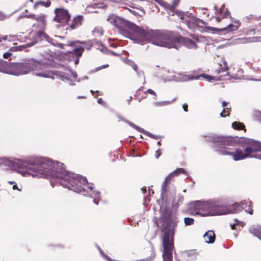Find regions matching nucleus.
I'll list each match as a JSON object with an SVG mask.
<instances>
[{
  "instance_id": "nucleus-1",
  "label": "nucleus",
  "mask_w": 261,
  "mask_h": 261,
  "mask_svg": "<svg viewBox=\"0 0 261 261\" xmlns=\"http://www.w3.org/2000/svg\"><path fill=\"white\" fill-rule=\"evenodd\" d=\"M0 165L8 166L22 176L49 178L53 187L56 184L67 188L75 192L86 195L85 188L88 181L86 178L79 174L68 172L64 165L59 162L45 158H32L29 160L0 158Z\"/></svg>"
},
{
  "instance_id": "nucleus-2",
  "label": "nucleus",
  "mask_w": 261,
  "mask_h": 261,
  "mask_svg": "<svg viewBox=\"0 0 261 261\" xmlns=\"http://www.w3.org/2000/svg\"><path fill=\"white\" fill-rule=\"evenodd\" d=\"M206 141L213 142L216 151L222 155H229L232 156L234 161H239L247 158H254L261 160V143L249 139H242L247 146L243 150L236 148L234 150L230 147H235L237 141L229 137L205 136Z\"/></svg>"
},
{
  "instance_id": "nucleus-3",
  "label": "nucleus",
  "mask_w": 261,
  "mask_h": 261,
  "mask_svg": "<svg viewBox=\"0 0 261 261\" xmlns=\"http://www.w3.org/2000/svg\"><path fill=\"white\" fill-rule=\"evenodd\" d=\"M107 20L118 29L120 34L132 40L135 43L143 44L145 41H147L152 43L153 38L158 36L155 30L149 29L147 27H139L113 15L110 16Z\"/></svg>"
},
{
  "instance_id": "nucleus-4",
  "label": "nucleus",
  "mask_w": 261,
  "mask_h": 261,
  "mask_svg": "<svg viewBox=\"0 0 261 261\" xmlns=\"http://www.w3.org/2000/svg\"><path fill=\"white\" fill-rule=\"evenodd\" d=\"M155 33H158V36L153 38L152 44L156 46L178 49L181 44L190 49H196L198 47L195 41L198 42L199 40L195 36H193L194 40H193L189 38L177 37L170 32L155 30Z\"/></svg>"
},
{
  "instance_id": "nucleus-5",
  "label": "nucleus",
  "mask_w": 261,
  "mask_h": 261,
  "mask_svg": "<svg viewBox=\"0 0 261 261\" xmlns=\"http://www.w3.org/2000/svg\"><path fill=\"white\" fill-rule=\"evenodd\" d=\"M166 228L163 240L164 248L163 253V261H172V250L173 249V237L175 229L179 222L177 214L175 212L166 211L165 215Z\"/></svg>"
},
{
  "instance_id": "nucleus-6",
  "label": "nucleus",
  "mask_w": 261,
  "mask_h": 261,
  "mask_svg": "<svg viewBox=\"0 0 261 261\" xmlns=\"http://www.w3.org/2000/svg\"><path fill=\"white\" fill-rule=\"evenodd\" d=\"M196 214L202 217L225 215L227 212L215 200L196 201L193 203Z\"/></svg>"
},
{
  "instance_id": "nucleus-7",
  "label": "nucleus",
  "mask_w": 261,
  "mask_h": 261,
  "mask_svg": "<svg viewBox=\"0 0 261 261\" xmlns=\"http://www.w3.org/2000/svg\"><path fill=\"white\" fill-rule=\"evenodd\" d=\"M25 63H8L0 60V72L8 74L19 75L28 73L30 68Z\"/></svg>"
},
{
  "instance_id": "nucleus-8",
  "label": "nucleus",
  "mask_w": 261,
  "mask_h": 261,
  "mask_svg": "<svg viewBox=\"0 0 261 261\" xmlns=\"http://www.w3.org/2000/svg\"><path fill=\"white\" fill-rule=\"evenodd\" d=\"M25 64L29 65L28 66L30 68L29 70H28V73L31 71H33L37 76L52 79L56 78L57 72H53L49 71L47 69V67L44 64H41L40 62L32 60L25 63Z\"/></svg>"
},
{
  "instance_id": "nucleus-9",
  "label": "nucleus",
  "mask_w": 261,
  "mask_h": 261,
  "mask_svg": "<svg viewBox=\"0 0 261 261\" xmlns=\"http://www.w3.org/2000/svg\"><path fill=\"white\" fill-rule=\"evenodd\" d=\"M200 77H203L205 80L208 82H211L212 80L216 81H222V80H229L232 78H233L231 76L228 72H226V74L221 75L219 76H214L206 74L204 73L201 74L199 75L193 76L192 75H183L182 74H177V75H174L173 80L177 81H188L192 80H197Z\"/></svg>"
},
{
  "instance_id": "nucleus-10",
  "label": "nucleus",
  "mask_w": 261,
  "mask_h": 261,
  "mask_svg": "<svg viewBox=\"0 0 261 261\" xmlns=\"http://www.w3.org/2000/svg\"><path fill=\"white\" fill-rule=\"evenodd\" d=\"M43 39H46V40L50 43L51 44L55 46L58 47L60 48H64V44L57 42L56 40H54L53 39L50 38L48 36H47L44 32L40 31L37 33H36V40L35 41H33L30 43H28L27 45L29 46H31L34 45L36 43L40 40H42Z\"/></svg>"
},
{
  "instance_id": "nucleus-11",
  "label": "nucleus",
  "mask_w": 261,
  "mask_h": 261,
  "mask_svg": "<svg viewBox=\"0 0 261 261\" xmlns=\"http://www.w3.org/2000/svg\"><path fill=\"white\" fill-rule=\"evenodd\" d=\"M178 16L183 22L187 23L188 27L190 29L194 28L199 22L202 24L204 23L203 20L196 18L192 13H179Z\"/></svg>"
},
{
  "instance_id": "nucleus-12",
  "label": "nucleus",
  "mask_w": 261,
  "mask_h": 261,
  "mask_svg": "<svg viewBox=\"0 0 261 261\" xmlns=\"http://www.w3.org/2000/svg\"><path fill=\"white\" fill-rule=\"evenodd\" d=\"M56 16L54 20L61 23H67L70 18V15L66 10L63 9H56L55 10Z\"/></svg>"
},
{
  "instance_id": "nucleus-13",
  "label": "nucleus",
  "mask_w": 261,
  "mask_h": 261,
  "mask_svg": "<svg viewBox=\"0 0 261 261\" xmlns=\"http://www.w3.org/2000/svg\"><path fill=\"white\" fill-rule=\"evenodd\" d=\"M251 202L249 201H242L240 203H235L233 207H237V210H232L233 212H240L242 210H244L245 212L250 215H252L253 210L251 208Z\"/></svg>"
},
{
  "instance_id": "nucleus-14",
  "label": "nucleus",
  "mask_w": 261,
  "mask_h": 261,
  "mask_svg": "<svg viewBox=\"0 0 261 261\" xmlns=\"http://www.w3.org/2000/svg\"><path fill=\"white\" fill-rule=\"evenodd\" d=\"M180 173H183L186 175H187V173L183 168H178L173 171L172 173L170 174L168 176H167L165 178V180L162 185V195L165 194L166 191V187L167 185V182L170 180L173 176H177Z\"/></svg>"
},
{
  "instance_id": "nucleus-15",
  "label": "nucleus",
  "mask_w": 261,
  "mask_h": 261,
  "mask_svg": "<svg viewBox=\"0 0 261 261\" xmlns=\"http://www.w3.org/2000/svg\"><path fill=\"white\" fill-rule=\"evenodd\" d=\"M71 75H72L73 77L75 78L77 76V74L75 72H72L71 70L68 69V72H57L56 74V77L61 79V80L63 81H69V84L70 85H74L75 84L72 81L70 80V76Z\"/></svg>"
},
{
  "instance_id": "nucleus-16",
  "label": "nucleus",
  "mask_w": 261,
  "mask_h": 261,
  "mask_svg": "<svg viewBox=\"0 0 261 261\" xmlns=\"http://www.w3.org/2000/svg\"><path fill=\"white\" fill-rule=\"evenodd\" d=\"M37 23L34 24L33 27L36 29V33L42 31L44 32V30L45 28L46 21L45 15L41 14L38 16L36 18Z\"/></svg>"
},
{
  "instance_id": "nucleus-17",
  "label": "nucleus",
  "mask_w": 261,
  "mask_h": 261,
  "mask_svg": "<svg viewBox=\"0 0 261 261\" xmlns=\"http://www.w3.org/2000/svg\"><path fill=\"white\" fill-rule=\"evenodd\" d=\"M121 120L122 121H123L124 122H125V123H126L127 124H128L129 126H130L132 127H133L134 128L136 129L137 130H138L139 132L142 133L143 134L146 135L147 136H148L152 138H154L155 139H158L159 138V136L154 135L144 130L143 128L138 126L134 123L131 122L130 121H129L127 120L123 119H122Z\"/></svg>"
},
{
  "instance_id": "nucleus-18",
  "label": "nucleus",
  "mask_w": 261,
  "mask_h": 261,
  "mask_svg": "<svg viewBox=\"0 0 261 261\" xmlns=\"http://www.w3.org/2000/svg\"><path fill=\"white\" fill-rule=\"evenodd\" d=\"M76 43H80L84 44V47L82 46L84 49L85 48L87 50H90L92 46L93 43L91 41L88 40L87 41H81L79 40L71 41L69 40L67 43V45L69 46H74V47L77 46Z\"/></svg>"
},
{
  "instance_id": "nucleus-19",
  "label": "nucleus",
  "mask_w": 261,
  "mask_h": 261,
  "mask_svg": "<svg viewBox=\"0 0 261 261\" xmlns=\"http://www.w3.org/2000/svg\"><path fill=\"white\" fill-rule=\"evenodd\" d=\"M203 239L206 243L212 244L216 239L215 234L213 230H208L203 234Z\"/></svg>"
},
{
  "instance_id": "nucleus-20",
  "label": "nucleus",
  "mask_w": 261,
  "mask_h": 261,
  "mask_svg": "<svg viewBox=\"0 0 261 261\" xmlns=\"http://www.w3.org/2000/svg\"><path fill=\"white\" fill-rule=\"evenodd\" d=\"M88 189L90 190L89 192H87V194L92 197H93V202L97 205L98 204V201L97 200V198L99 199L100 192L99 191H93L92 192L93 188L91 186H88Z\"/></svg>"
},
{
  "instance_id": "nucleus-21",
  "label": "nucleus",
  "mask_w": 261,
  "mask_h": 261,
  "mask_svg": "<svg viewBox=\"0 0 261 261\" xmlns=\"http://www.w3.org/2000/svg\"><path fill=\"white\" fill-rule=\"evenodd\" d=\"M84 48L82 46H76L73 49V53L75 55L76 58L74 60V64L77 65L79 62V58L82 56Z\"/></svg>"
},
{
  "instance_id": "nucleus-22",
  "label": "nucleus",
  "mask_w": 261,
  "mask_h": 261,
  "mask_svg": "<svg viewBox=\"0 0 261 261\" xmlns=\"http://www.w3.org/2000/svg\"><path fill=\"white\" fill-rule=\"evenodd\" d=\"M249 232L261 240V227L259 226H252L249 229Z\"/></svg>"
},
{
  "instance_id": "nucleus-23",
  "label": "nucleus",
  "mask_w": 261,
  "mask_h": 261,
  "mask_svg": "<svg viewBox=\"0 0 261 261\" xmlns=\"http://www.w3.org/2000/svg\"><path fill=\"white\" fill-rule=\"evenodd\" d=\"M218 66V68L215 71V72L217 74H220L222 72H224L227 71L228 69L227 63L226 61H223L222 64H219Z\"/></svg>"
},
{
  "instance_id": "nucleus-24",
  "label": "nucleus",
  "mask_w": 261,
  "mask_h": 261,
  "mask_svg": "<svg viewBox=\"0 0 261 261\" xmlns=\"http://www.w3.org/2000/svg\"><path fill=\"white\" fill-rule=\"evenodd\" d=\"M82 18L83 17L81 15L75 17L73 19V22L70 24V28L71 29H74L76 27H79L81 24Z\"/></svg>"
},
{
  "instance_id": "nucleus-25",
  "label": "nucleus",
  "mask_w": 261,
  "mask_h": 261,
  "mask_svg": "<svg viewBox=\"0 0 261 261\" xmlns=\"http://www.w3.org/2000/svg\"><path fill=\"white\" fill-rule=\"evenodd\" d=\"M234 23V24H229L226 28H225L224 30L228 31H233L238 30L240 23L238 21H235Z\"/></svg>"
},
{
  "instance_id": "nucleus-26",
  "label": "nucleus",
  "mask_w": 261,
  "mask_h": 261,
  "mask_svg": "<svg viewBox=\"0 0 261 261\" xmlns=\"http://www.w3.org/2000/svg\"><path fill=\"white\" fill-rule=\"evenodd\" d=\"M20 49V46H14L12 47L9 49V51L6 52L3 54V57L5 59H8L9 57L12 55L11 51H15Z\"/></svg>"
},
{
  "instance_id": "nucleus-27",
  "label": "nucleus",
  "mask_w": 261,
  "mask_h": 261,
  "mask_svg": "<svg viewBox=\"0 0 261 261\" xmlns=\"http://www.w3.org/2000/svg\"><path fill=\"white\" fill-rule=\"evenodd\" d=\"M92 33L95 36H100L103 35V31L101 27H97L95 28Z\"/></svg>"
},
{
  "instance_id": "nucleus-28",
  "label": "nucleus",
  "mask_w": 261,
  "mask_h": 261,
  "mask_svg": "<svg viewBox=\"0 0 261 261\" xmlns=\"http://www.w3.org/2000/svg\"><path fill=\"white\" fill-rule=\"evenodd\" d=\"M232 127L234 129L241 130L244 129L245 126L240 122H234L232 123Z\"/></svg>"
},
{
  "instance_id": "nucleus-29",
  "label": "nucleus",
  "mask_w": 261,
  "mask_h": 261,
  "mask_svg": "<svg viewBox=\"0 0 261 261\" xmlns=\"http://www.w3.org/2000/svg\"><path fill=\"white\" fill-rule=\"evenodd\" d=\"M239 224H240V225L243 227L244 225H245L244 222H240L238 219H234V223H230V226L231 227V229H234L235 225H238Z\"/></svg>"
},
{
  "instance_id": "nucleus-30",
  "label": "nucleus",
  "mask_w": 261,
  "mask_h": 261,
  "mask_svg": "<svg viewBox=\"0 0 261 261\" xmlns=\"http://www.w3.org/2000/svg\"><path fill=\"white\" fill-rule=\"evenodd\" d=\"M102 7H103L102 4H96L95 3L93 5L88 6L87 7L86 9H87V10L88 11H90L91 12H93V11H90V8H102ZM93 12L97 13V11H93Z\"/></svg>"
},
{
  "instance_id": "nucleus-31",
  "label": "nucleus",
  "mask_w": 261,
  "mask_h": 261,
  "mask_svg": "<svg viewBox=\"0 0 261 261\" xmlns=\"http://www.w3.org/2000/svg\"><path fill=\"white\" fill-rule=\"evenodd\" d=\"M175 99H176L174 98L172 101H164L162 102H155V105L157 106H165L172 103L175 100Z\"/></svg>"
},
{
  "instance_id": "nucleus-32",
  "label": "nucleus",
  "mask_w": 261,
  "mask_h": 261,
  "mask_svg": "<svg viewBox=\"0 0 261 261\" xmlns=\"http://www.w3.org/2000/svg\"><path fill=\"white\" fill-rule=\"evenodd\" d=\"M194 219L192 218L186 217L184 219V223L186 226L191 225L194 223Z\"/></svg>"
},
{
  "instance_id": "nucleus-33",
  "label": "nucleus",
  "mask_w": 261,
  "mask_h": 261,
  "mask_svg": "<svg viewBox=\"0 0 261 261\" xmlns=\"http://www.w3.org/2000/svg\"><path fill=\"white\" fill-rule=\"evenodd\" d=\"M234 205V203L231 205L230 207L228 209L223 207L224 210H225L227 212V213L226 214H229V213H237L238 212H232V210H237L238 208L237 207H233V206Z\"/></svg>"
},
{
  "instance_id": "nucleus-34",
  "label": "nucleus",
  "mask_w": 261,
  "mask_h": 261,
  "mask_svg": "<svg viewBox=\"0 0 261 261\" xmlns=\"http://www.w3.org/2000/svg\"><path fill=\"white\" fill-rule=\"evenodd\" d=\"M126 63L132 66L135 71H137L138 66L134 61L130 60H127Z\"/></svg>"
},
{
  "instance_id": "nucleus-35",
  "label": "nucleus",
  "mask_w": 261,
  "mask_h": 261,
  "mask_svg": "<svg viewBox=\"0 0 261 261\" xmlns=\"http://www.w3.org/2000/svg\"><path fill=\"white\" fill-rule=\"evenodd\" d=\"M38 5H41L42 6H45V7H48L50 5V2H40L36 3L34 5V8H36Z\"/></svg>"
},
{
  "instance_id": "nucleus-36",
  "label": "nucleus",
  "mask_w": 261,
  "mask_h": 261,
  "mask_svg": "<svg viewBox=\"0 0 261 261\" xmlns=\"http://www.w3.org/2000/svg\"><path fill=\"white\" fill-rule=\"evenodd\" d=\"M224 8V5H223L221 8H220L219 10L216 6H214V9L215 10V13L218 14L219 13L222 14L223 13Z\"/></svg>"
},
{
  "instance_id": "nucleus-37",
  "label": "nucleus",
  "mask_w": 261,
  "mask_h": 261,
  "mask_svg": "<svg viewBox=\"0 0 261 261\" xmlns=\"http://www.w3.org/2000/svg\"><path fill=\"white\" fill-rule=\"evenodd\" d=\"M230 108H226V110L224 109L221 113L220 115L221 117H225L226 115H229Z\"/></svg>"
},
{
  "instance_id": "nucleus-38",
  "label": "nucleus",
  "mask_w": 261,
  "mask_h": 261,
  "mask_svg": "<svg viewBox=\"0 0 261 261\" xmlns=\"http://www.w3.org/2000/svg\"><path fill=\"white\" fill-rule=\"evenodd\" d=\"M180 0H173L172 2V5L171 6V10L173 12L174 9L177 6Z\"/></svg>"
},
{
  "instance_id": "nucleus-39",
  "label": "nucleus",
  "mask_w": 261,
  "mask_h": 261,
  "mask_svg": "<svg viewBox=\"0 0 261 261\" xmlns=\"http://www.w3.org/2000/svg\"><path fill=\"white\" fill-rule=\"evenodd\" d=\"M13 37H12L11 36H3V37H0V42H1L2 40H8L9 41H11L13 40V38H12Z\"/></svg>"
},
{
  "instance_id": "nucleus-40",
  "label": "nucleus",
  "mask_w": 261,
  "mask_h": 261,
  "mask_svg": "<svg viewBox=\"0 0 261 261\" xmlns=\"http://www.w3.org/2000/svg\"><path fill=\"white\" fill-rule=\"evenodd\" d=\"M146 92H147V93H149V94H151V95H154L155 97H156V95L155 92L153 90H151V89H148V90H147ZM154 99H155V98H156V97H154Z\"/></svg>"
},
{
  "instance_id": "nucleus-41",
  "label": "nucleus",
  "mask_w": 261,
  "mask_h": 261,
  "mask_svg": "<svg viewBox=\"0 0 261 261\" xmlns=\"http://www.w3.org/2000/svg\"><path fill=\"white\" fill-rule=\"evenodd\" d=\"M161 154V151L160 149H158L155 154V156L156 159H158Z\"/></svg>"
},
{
  "instance_id": "nucleus-42",
  "label": "nucleus",
  "mask_w": 261,
  "mask_h": 261,
  "mask_svg": "<svg viewBox=\"0 0 261 261\" xmlns=\"http://www.w3.org/2000/svg\"><path fill=\"white\" fill-rule=\"evenodd\" d=\"M101 254L102 255H103V256L107 260H108L109 261H111V260L110 259V258L107 255H105L103 254V253L102 252V250L100 249V248H98Z\"/></svg>"
},
{
  "instance_id": "nucleus-43",
  "label": "nucleus",
  "mask_w": 261,
  "mask_h": 261,
  "mask_svg": "<svg viewBox=\"0 0 261 261\" xmlns=\"http://www.w3.org/2000/svg\"><path fill=\"white\" fill-rule=\"evenodd\" d=\"M230 15V12L227 9H226L225 11V12L223 13V17H227L228 16H229Z\"/></svg>"
},
{
  "instance_id": "nucleus-44",
  "label": "nucleus",
  "mask_w": 261,
  "mask_h": 261,
  "mask_svg": "<svg viewBox=\"0 0 261 261\" xmlns=\"http://www.w3.org/2000/svg\"><path fill=\"white\" fill-rule=\"evenodd\" d=\"M109 66V65L108 64H106V65H103V66H100L98 68H96V71L97 70H99L102 68H106V67H108Z\"/></svg>"
},
{
  "instance_id": "nucleus-45",
  "label": "nucleus",
  "mask_w": 261,
  "mask_h": 261,
  "mask_svg": "<svg viewBox=\"0 0 261 261\" xmlns=\"http://www.w3.org/2000/svg\"><path fill=\"white\" fill-rule=\"evenodd\" d=\"M5 18V15L3 13L0 12V20L4 19Z\"/></svg>"
},
{
  "instance_id": "nucleus-46",
  "label": "nucleus",
  "mask_w": 261,
  "mask_h": 261,
  "mask_svg": "<svg viewBox=\"0 0 261 261\" xmlns=\"http://www.w3.org/2000/svg\"><path fill=\"white\" fill-rule=\"evenodd\" d=\"M182 108L185 111H188V105L187 103H184L182 106Z\"/></svg>"
},
{
  "instance_id": "nucleus-47",
  "label": "nucleus",
  "mask_w": 261,
  "mask_h": 261,
  "mask_svg": "<svg viewBox=\"0 0 261 261\" xmlns=\"http://www.w3.org/2000/svg\"><path fill=\"white\" fill-rule=\"evenodd\" d=\"M13 190H18L19 191H21V190L18 188V187H17V184L16 183L13 185Z\"/></svg>"
},
{
  "instance_id": "nucleus-48",
  "label": "nucleus",
  "mask_w": 261,
  "mask_h": 261,
  "mask_svg": "<svg viewBox=\"0 0 261 261\" xmlns=\"http://www.w3.org/2000/svg\"><path fill=\"white\" fill-rule=\"evenodd\" d=\"M97 102H98V103H99V104H101V105H102V104L103 103V100H102V98H98V99H97Z\"/></svg>"
},
{
  "instance_id": "nucleus-49",
  "label": "nucleus",
  "mask_w": 261,
  "mask_h": 261,
  "mask_svg": "<svg viewBox=\"0 0 261 261\" xmlns=\"http://www.w3.org/2000/svg\"><path fill=\"white\" fill-rule=\"evenodd\" d=\"M88 76H84L83 77L81 78V79H79L76 81L77 82H80V81L81 80H85V79H88Z\"/></svg>"
},
{
  "instance_id": "nucleus-50",
  "label": "nucleus",
  "mask_w": 261,
  "mask_h": 261,
  "mask_svg": "<svg viewBox=\"0 0 261 261\" xmlns=\"http://www.w3.org/2000/svg\"><path fill=\"white\" fill-rule=\"evenodd\" d=\"M154 1L161 5H163V3L164 2L162 0H154Z\"/></svg>"
},
{
  "instance_id": "nucleus-51",
  "label": "nucleus",
  "mask_w": 261,
  "mask_h": 261,
  "mask_svg": "<svg viewBox=\"0 0 261 261\" xmlns=\"http://www.w3.org/2000/svg\"><path fill=\"white\" fill-rule=\"evenodd\" d=\"M227 102H226L225 101H222V106L223 107H226L227 106Z\"/></svg>"
},
{
  "instance_id": "nucleus-52",
  "label": "nucleus",
  "mask_w": 261,
  "mask_h": 261,
  "mask_svg": "<svg viewBox=\"0 0 261 261\" xmlns=\"http://www.w3.org/2000/svg\"><path fill=\"white\" fill-rule=\"evenodd\" d=\"M129 10L132 13L134 14V15H137V13L135 10Z\"/></svg>"
},
{
  "instance_id": "nucleus-53",
  "label": "nucleus",
  "mask_w": 261,
  "mask_h": 261,
  "mask_svg": "<svg viewBox=\"0 0 261 261\" xmlns=\"http://www.w3.org/2000/svg\"><path fill=\"white\" fill-rule=\"evenodd\" d=\"M187 255H188V253H187V252H185V253H184L182 254V257L185 258V257H186Z\"/></svg>"
},
{
  "instance_id": "nucleus-54",
  "label": "nucleus",
  "mask_w": 261,
  "mask_h": 261,
  "mask_svg": "<svg viewBox=\"0 0 261 261\" xmlns=\"http://www.w3.org/2000/svg\"><path fill=\"white\" fill-rule=\"evenodd\" d=\"M216 20L218 22H220L221 20V18H220L219 17H216Z\"/></svg>"
},
{
  "instance_id": "nucleus-55",
  "label": "nucleus",
  "mask_w": 261,
  "mask_h": 261,
  "mask_svg": "<svg viewBox=\"0 0 261 261\" xmlns=\"http://www.w3.org/2000/svg\"><path fill=\"white\" fill-rule=\"evenodd\" d=\"M35 16V15L34 14H32V15H29V16H27V17H34Z\"/></svg>"
},
{
  "instance_id": "nucleus-56",
  "label": "nucleus",
  "mask_w": 261,
  "mask_h": 261,
  "mask_svg": "<svg viewBox=\"0 0 261 261\" xmlns=\"http://www.w3.org/2000/svg\"><path fill=\"white\" fill-rule=\"evenodd\" d=\"M8 182L10 184H15V182L14 181H8Z\"/></svg>"
},
{
  "instance_id": "nucleus-57",
  "label": "nucleus",
  "mask_w": 261,
  "mask_h": 261,
  "mask_svg": "<svg viewBox=\"0 0 261 261\" xmlns=\"http://www.w3.org/2000/svg\"><path fill=\"white\" fill-rule=\"evenodd\" d=\"M90 92L93 94L94 92H96V93H98V91H96L95 92H94V91H93L92 90H90Z\"/></svg>"
},
{
  "instance_id": "nucleus-58",
  "label": "nucleus",
  "mask_w": 261,
  "mask_h": 261,
  "mask_svg": "<svg viewBox=\"0 0 261 261\" xmlns=\"http://www.w3.org/2000/svg\"><path fill=\"white\" fill-rule=\"evenodd\" d=\"M112 54H113V55H115V56H119V55H118V54H117V53H114V52H112Z\"/></svg>"
},
{
  "instance_id": "nucleus-59",
  "label": "nucleus",
  "mask_w": 261,
  "mask_h": 261,
  "mask_svg": "<svg viewBox=\"0 0 261 261\" xmlns=\"http://www.w3.org/2000/svg\"><path fill=\"white\" fill-rule=\"evenodd\" d=\"M132 100V97H129V99L127 100L128 102V103L129 104L130 103V101Z\"/></svg>"
},
{
  "instance_id": "nucleus-60",
  "label": "nucleus",
  "mask_w": 261,
  "mask_h": 261,
  "mask_svg": "<svg viewBox=\"0 0 261 261\" xmlns=\"http://www.w3.org/2000/svg\"><path fill=\"white\" fill-rule=\"evenodd\" d=\"M56 38H64L63 37H61V36H56Z\"/></svg>"
},
{
  "instance_id": "nucleus-61",
  "label": "nucleus",
  "mask_w": 261,
  "mask_h": 261,
  "mask_svg": "<svg viewBox=\"0 0 261 261\" xmlns=\"http://www.w3.org/2000/svg\"><path fill=\"white\" fill-rule=\"evenodd\" d=\"M157 144H158V145L159 146H160V145H161V142H160V141H158Z\"/></svg>"
},
{
  "instance_id": "nucleus-62",
  "label": "nucleus",
  "mask_w": 261,
  "mask_h": 261,
  "mask_svg": "<svg viewBox=\"0 0 261 261\" xmlns=\"http://www.w3.org/2000/svg\"><path fill=\"white\" fill-rule=\"evenodd\" d=\"M81 98V96H79L78 98Z\"/></svg>"
}]
</instances>
